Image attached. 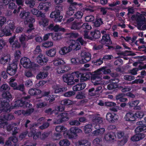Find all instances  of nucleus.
Instances as JSON below:
<instances>
[{
	"mask_svg": "<svg viewBox=\"0 0 146 146\" xmlns=\"http://www.w3.org/2000/svg\"><path fill=\"white\" fill-rule=\"evenodd\" d=\"M117 136L119 139L121 140L118 141L119 143H121V146H122L127 142V137L124 135V133L123 132L119 131L117 133Z\"/></svg>",
	"mask_w": 146,
	"mask_h": 146,
	"instance_id": "f3484780",
	"label": "nucleus"
},
{
	"mask_svg": "<svg viewBox=\"0 0 146 146\" xmlns=\"http://www.w3.org/2000/svg\"><path fill=\"white\" fill-rule=\"evenodd\" d=\"M43 120V117H41L38 120V122L34 123L31 125V127L30 128V132L29 133V136L30 137H33L34 139L36 140L38 138L40 135H41L40 132H36V129L35 127H38L41 122Z\"/></svg>",
	"mask_w": 146,
	"mask_h": 146,
	"instance_id": "423d86ee",
	"label": "nucleus"
},
{
	"mask_svg": "<svg viewBox=\"0 0 146 146\" xmlns=\"http://www.w3.org/2000/svg\"><path fill=\"white\" fill-rule=\"evenodd\" d=\"M93 143L96 146H101L102 145V140L101 138H97L93 141Z\"/></svg>",
	"mask_w": 146,
	"mask_h": 146,
	"instance_id": "a18cd8bd",
	"label": "nucleus"
},
{
	"mask_svg": "<svg viewBox=\"0 0 146 146\" xmlns=\"http://www.w3.org/2000/svg\"><path fill=\"white\" fill-rule=\"evenodd\" d=\"M124 119L127 121H133L136 120L135 115L131 112L127 113Z\"/></svg>",
	"mask_w": 146,
	"mask_h": 146,
	"instance_id": "bb28decb",
	"label": "nucleus"
},
{
	"mask_svg": "<svg viewBox=\"0 0 146 146\" xmlns=\"http://www.w3.org/2000/svg\"><path fill=\"white\" fill-rule=\"evenodd\" d=\"M76 98L77 99H82L85 98V96L84 93L80 92L76 95Z\"/></svg>",
	"mask_w": 146,
	"mask_h": 146,
	"instance_id": "69168bd1",
	"label": "nucleus"
},
{
	"mask_svg": "<svg viewBox=\"0 0 146 146\" xmlns=\"http://www.w3.org/2000/svg\"><path fill=\"white\" fill-rule=\"evenodd\" d=\"M88 94L90 95L91 96H94L96 95L97 93L95 89V88H92L88 90Z\"/></svg>",
	"mask_w": 146,
	"mask_h": 146,
	"instance_id": "052dcab7",
	"label": "nucleus"
},
{
	"mask_svg": "<svg viewBox=\"0 0 146 146\" xmlns=\"http://www.w3.org/2000/svg\"><path fill=\"white\" fill-rule=\"evenodd\" d=\"M116 138L115 134L113 132L108 133L104 136V138L106 141H111L114 140Z\"/></svg>",
	"mask_w": 146,
	"mask_h": 146,
	"instance_id": "a878e982",
	"label": "nucleus"
},
{
	"mask_svg": "<svg viewBox=\"0 0 146 146\" xmlns=\"http://www.w3.org/2000/svg\"><path fill=\"white\" fill-rule=\"evenodd\" d=\"M59 144L61 146H69L70 142L67 139H63L60 141Z\"/></svg>",
	"mask_w": 146,
	"mask_h": 146,
	"instance_id": "a19ab883",
	"label": "nucleus"
},
{
	"mask_svg": "<svg viewBox=\"0 0 146 146\" xmlns=\"http://www.w3.org/2000/svg\"><path fill=\"white\" fill-rule=\"evenodd\" d=\"M71 61L72 64L75 65L84 64V61L81 60L80 57L72 58L71 60Z\"/></svg>",
	"mask_w": 146,
	"mask_h": 146,
	"instance_id": "72a5a7b5",
	"label": "nucleus"
},
{
	"mask_svg": "<svg viewBox=\"0 0 146 146\" xmlns=\"http://www.w3.org/2000/svg\"><path fill=\"white\" fill-rule=\"evenodd\" d=\"M20 63L23 67L25 68H32L33 63L31 62L30 59L26 57H24L20 60Z\"/></svg>",
	"mask_w": 146,
	"mask_h": 146,
	"instance_id": "f8f14e48",
	"label": "nucleus"
},
{
	"mask_svg": "<svg viewBox=\"0 0 146 146\" xmlns=\"http://www.w3.org/2000/svg\"><path fill=\"white\" fill-rule=\"evenodd\" d=\"M20 46V44L18 40L15 41L12 44V47L13 49L19 48Z\"/></svg>",
	"mask_w": 146,
	"mask_h": 146,
	"instance_id": "8fccbe9b",
	"label": "nucleus"
},
{
	"mask_svg": "<svg viewBox=\"0 0 146 146\" xmlns=\"http://www.w3.org/2000/svg\"><path fill=\"white\" fill-rule=\"evenodd\" d=\"M77 78H80V82H83L84 81L89 80L90 78L92 83L94 85H99V83L98 81L95 80V82H93L92 78L93 75L94 74V73H92L90 72H87L84 74H82L79 71H76ZM94 82H95L94 81Z\"/></svg>",
	"mask_w": 146,
	"mask_h": 146,
	"instance_id": "0eeeda50",
	"label": "nucleus"
},
{
	"mask_svg": "<svg viewBox=\"0 0 146 146\" xmlns=\"http://www.w3.org/2000/svg\"><path fill=\"white\" fill-rule=\"evenodd\" d=\"M118 118V116L115 113H108L106 115V119L109 122L113 123Z\"/></svg>",
	"mask_w": 146,
	"mask_h": 146,
	"instance_id": "aec40b11",
	"label": "nucleus"
},
{
	"mask_svg": "<svg viewBox=\"0 0 146 146\" xmlns=\"http://www.w3.org/2000/svg\"><path fill=\"white\" fill-rule=\"evenodd\" d=\"M144 121H139L137 123V125L138 126L135 129L136 133H139L146 130V125L144 124Z\"/></svg>",
	"mask_w": 146,
	"mask_h": 146,
	"instance_id": "dca6fc26",
	"label": "nucleus"
},
{
	"mask_svg": "<svg viewBox=\"0 0 146 146\" xmlns=\"http://www.w3.org/2000/svg\"><path fill=\"white\" fill-rule=\"evenodd\" d=\"M65 62L64 61L59 58H56L53 61V64L54 66H59L57 70L58 74L63 73L68 71L70 69V68L65 65Z\"/></svg>",
	"mask_w": 146,
	"mask_h": 146,
	"instance_id": "39448f33",
	"label": "nucleus"
},
{
	"mask_svg": "<svg viewBox=\"0 0 146 146\" xmlns=\"http://www.w3.org/2000/svg\"><path fill=\"white\" fill-rule=\"evenodd\" d=\"M82 131L80 129L76 127H71L67 133L69 138L76 139L77 136V133L82 132Z\"/></svg>",
	"mask_w": 146,
	"mask_h": 146,
	"instance_id": "9b49d317",
	"label": "nucleus"
},
{
	"mask_svg": "<svg viewBox=\"0 0 146 146\" xmlns=\"http://www.w3.org/2000/svg\"><path fill=\"white\" fill-rule=\"evenodd\" d=\"M76 71L72 72L71 74H66L63 76V80L68 85H71L74 84V80L75 77H77Z\"/></svg>",
	"mask_w": 146,
	"mask_h": 146,
	"instance_id": "1a4fd4ad",
	"label": "nucleus"
},
{
	"mask_svg": "<svg viewBox=\"0 0 146 146\" xmlns=\"http://www.w3.org/2000/svg\"><path fill=\"white\" fill-rule=\"evenodd\" d=\"M78 8L73 7L72 5H70L68 8V10L66 12L67 15L69 16H72L74 13V11Z\"/></svg>",
	"mask_w": 146,
	"mask_h": 146,
	"instance_id": "58836bf2",
	"label": "nucleus"
},
{
	"mask_svg": "<svg viewBox=\"0 0 146 146\" xmlns=\"http://www.w3.org/2000/svg\"><path fill=\"white\" fill-rule=\"evenodd\" d=\"M10 56H5L2 57L0 59V63L3 65L8 63L10 61Z\"/></svg>",
	"mask_w": 146,
	"mask_h": 146,
	"instance_id": "4c0bfd02",
	"label": "nucleus"
},
{
	"mask_svg": "<svg viewBox=\"0 0 146 146\" xmlns=\"http://www.w3.org/2000/svg\"><path fill=\"white\" fill-rule=\"evenodd\" d=\"M135 120L137 118H142L144 115V112L142 111H136L135 114Z\"/></svg>",
	"mask_w": 146,
	"mask_h": 146,
	"instance_id": "49530a36",
	"label": "nucleus"
},
{
	"mask_svg": "<svg viewBox=\"0 0 146 146\" xmlns=\"http://www.w3.org/2000/svg\"><path fill=\"white\" fill-rule=\"evenodd\" d=\"M50 17L54 18V21L55 22H61L63 17L60 15V12L55 11L52 12L50 15Z\"/></svg>",
	"mask_w": 146,
	"mask_h": 146,
	"instance_id": "2eb2a0df",
	"label": "nucleus"
},
{
	"mask_svg": "<svg viewBox=\"0 0 146 146\" xmlns=\"http://www.w3.org/2000/svg\"><path fill=\"white\" fill-rule=\"evenodd\" d=\"M115 98L117 101L119 100L121 102H124L127 100V99L124 97V95L122 94H119L116 95Z\"/></svg>",
	"mask_w": 146,
	"mask_h": 146,
	"instance_id": "e433bc0d",
	"label": "nucleus"
},
{
	"mask_svg": "<svg viewBox=\"0 0 146 146\" xmlns=\"http://www.w3.org/2000/svg\"><path fill=\"white\" fill-rule=\"evenodd\" d=\"M3 30L5 34V36H8L11 35L12 34L11 32V30L8 27H5Z\"/></svg>",
	"mask_w": 146,
	"mask_h": 146,
	"instance_id": "3c124183",
	"label": "nucleus"
},
{
	"mask_svg": "<svg viewBox=\"0 0 146 146\" xmlns=\"http://www.w3.org/2000/svg\"><path fill=\"white\" fill-rule=\"evenodd\" d=\"M111 71L110 69L107 68L106 66H104L95 71L94 74L92 77L93 82H95V80L98 81L99 84L100 83V81L102 79L103 74H107L110 73Z\"/></svg>",
	"mask_w": 146,
	"mask_h": 146,
	"instance_id": "7ed1b4c3",
	"label": "nucleus"
},
{
	"mask_svg": "<svg viewBox=\"0 0 146 146\" xmlns=\"http://www.w3.org/2000/svg\"><path fill=\"white\" fill-rule=\"evenodd\" d=\"M3 119L5 121L10 120L15 118L14 115L11 113H5L2 115Z\"/></svg>",
	"mask_w": 146,
	"mask_h": 146,
	"instance_id": "f704fd0d",
	"label": "nucleus"
},
{
	"mask_svg": "<svg viewBox=\"0 0 146 146\" xmlns=\"http://www.w3.org/2000/svg\"><path fill=\"white\" fill-rule=\"evenodd\" d=\"M93 62L94 65L97 66H99L103 63V61L102 59L101 58H100L99 59L94 60Z\"/></svg>",
	"mask_w": 146,
	"mask_h": 146,
	"instance_id": "680f3d73",
	"label": "nucleus"
},
{
	"mask_svg": "<svg viewBox=\"0 0 146 146\" xmlns=\"http://www.w3.org/2000/svg\"><path fill=\"white\" fill-rule=\"evenodd\" d=\"M139 102V101L135 100L131 102H129L128 104L130 107H134L136 106L137 105Z\"/></svg>",
	"mask_w": 146,
	"mask_h": 146,
	"instance_id": "e2e57ef3",
	"label": "nucleus"
},
{
	"mask_svg": "<svg viewBox=\"0 0 146 146\" xmlns=\"http://www.w3.org/2000/svg\"><path fill=\"white\" fill-rule=\"evenodd\" d=\"M85 34L84 35V38H85L93 40L94 39H97L101 36V33L98 30H95L93 31H91L90 33V36L88 35L87 32L85 31Z\"/></svg>",
	"mask_w": 146,
	"mask_h": 146,
	"instance_id": "9d476101",
	"label": "nucleus"
},
{
	"mask_svg": "<svg viewBox=\"0 0 146 146\" xmlns=\"http://www.w3.org/2000/svg\"><path fill=\"white\" fill-rule=\"evenodd\" d=\"M123 63V60L121 58H119L116 60L114 62L115 65L120 66Z\"/></svg>",
	"mask_w": 146,
	"mask_h": 146,
	"instance_id": "338daca9",
	"label": "nucleus"
},
{
	"mask_svg": "<svg viewBox=\"0 0 146 146\" xmlns=\"http://www.w3.org/2000/svg\"><path fill=\"white\" fill-rule=\"evenodd\" d=\"M83 15V13L81 11H78L74 15V18L77 19H81Z\"/></svg>",
	"mask_w": 146,
	"mask_h": 146,
	"instance_id": "bf43d9fd",
	"label": "nucleus"
},
{
	"mask_svg": "<svg viewBox=\"0 0 146 146\" xmlns=\"http://www.w3.org/2000/svg\"><path fill=\"white\" fill-rule=\"evenodd\" d=\"M82 24L81 22L74 21L70 27L71 29L76 30L80 29L81 25Z\"/></svg>",
	"mask_w": 146,
	"mask_h": 146,
	"instance_id": "7c9ffc66",
	"label": "nucleus"
},
{
	"mask_svg": "<svg viewBox=\"0 0 146 146\" xmlns=\"http://www.w3.org/2000/svg\"><path fill=\"white\" fill-rule=\"evenodd\" d=\"M53 88L54 90V92L56 94L65 92L67 90L66 87H61L60 85H58L53 86Z\"/></svg>",
	"mask_w": 146,
	"mask_h": 146,
	"instance_id": "5701e85b",
	"label": "nucleus"
},
{
	"mask_svg": "<svg viewBox=\"0 0 146 146\" xmlns=\"http://www.w3.org/2000/svg\"><path fill=\"white\" fill-rule=\"evenodd\" d=\"M48 60V58L40 54L37 58V62L41 65H45Z\"/></svg>",
	"mask_w": 146,
	"mask_h": 146,
	"instance_id": "a211bd4d",
	"label": "nucleus"
},
{
	"mask_svg": "<svg viewBox=\"0 0 146 146\" xmlns=\"http://www.w3.org/2000/svg\"><path fill=\"white\" fill-rule=\"evenodd\" d=\"M56 131L58 132H64L66 130V128L63 126H57L55 128Z\"/></svg>",
	"mask_w": 146,
	"mask_h": 146,
	"instance_id": "864d4df0",
	"label": "nucleus"
},
{
	"mask_svg": "<svg viewBox=\"0 0 146 146\" xmlns=\"http://www.w3.org/2000/svg\"><path fill=\"white\" fill-rule=\"evenodd\" d=\"M100 43L104 45H110L112 44L110 35L109 34H104L102 36V38L100 41Z\"/></svg>",
	"mask_w": 146,
	"mask_h": 146,
	"instance_id": "6ab92c4d",
	"label": "nucleus"
},
{
	"mask_svg": "<svg viewBox=\"0 0 146 146\" xmlns=\"http://www.w3.org/2000/svg\"><path fill=\"white\" fill-rule=\"evenodd\" d=\"M69 42L70 44L68 47L64 46L61 48L59 51V53L60 54L64 55L70 52L72 50H77L80 49V44L75 40H70Z\"/></svg>",
	"mask_w": 146,
	"mask_h": 146,
	"instance_id": "20e7f679",
	"label": "nucleus"
},
{
	"mask_svg": "<svg viewBox=\"0 0 146 146\" xmlns=\"http://www.w3.org/2000/svg\"><path fill=\"white\" fill-rule=\"evenodd\" d=\"M53 43L51 41H47L43 43L42 46L46 48L50 47L53 45Z\"/></svg>",
	"mask_w": 146,
	"mask_h": 146,
	"instance_id": "09e8293b",
	"label": "nucleus"
},
{
	"mask_svg": "<svg viewBox=\"0 0 146 146\" xmlns=\"http://www.w3.org/2000/svg\"><path fill=\"white\" fill-rule=\"evenodd\" d=\"M137 133L136 134L133 136L131 138V141H136L142 139L145 137V135L143 133Z\"/></svg>",
	"mask_w": 146,
	"mask_h": 146,
	"instance_id": "4be33fe9",
	"label": "nucleus"
},
{
	"mask_svg": "<svg viewBox=\"0 0 146 146\" xmlns=\"http://www.w3.org/2000/svg\"><path fill=\"white\" fill-rule=\"evenodd\" d=\"M75 92L73 91H69L64 93L63 96L65 97H70L74 96Z\"/></svg>",
	"mask_w": 146,
	"mask_h": 146,
	"instance_id": "5fc2aeb1",
	"label": "nucleus"
},
{
	"mask_svg": "<svg viewBox=\"0 0 146 146\" xmlns=\"http://www.w3.org/2000/svg\"><path fill=\"white\" fill-rule=\"evenodd\" d=\"M48 75V72H40L36 76L37 79L42 80L46 77Z\"/></svg>",
	"mask_w": 146,
	"mask_h": 146,
	"instance_id": "c9c22d12",
	"label": "nucleus"
},
{
	"mask_svg": "<svg viewBox=\"0 0 146 146\" xmlns=\"http://www.w3.org/2000/svg\"><path fill=\"white\" fill-rule=\"evenodd\" d=\"M103 23V22L102 18L97 19L94 22V26L96 27H99Z\"/></svg>",
	"mask_w": 146,
	"mask_h": 146,
	"instance_id": "de8ad7c7",
	"label": "nucleus"
},
{
	"mask_svg": "<svg viewBox=\"0 0 146 146\" xmlns=\"http://www.w3.org/2000/svg\"><path fill=\"white\" fill-rule=\"evenodd\" d=\"M61 104L63 105L69 106L72 104V103L70 100H64L61 102Z\"/></svg>",
	"mask_w": 146,
	"mask_h": 146,
	"instance_id": "603ef678",
	"label": "nucleus"
},
{
	"mask_svg": "<svg viewBox=\"0 0 146 146\" xmlns=\"http://www.w3.org/2000/svg\"><path fill=\"white\" fill-rule=\"evenodd\" d=\"M91 55L90 53L85 51H82L80 54V59L84 61V64L90 61L91 59Z\"/></svg>",
	"mask_w": 146,
	"mask_h": 146,
	"instance_id": "4468645a",
	"label": "nucleus"
},
{
	"mask_svg": "<svg viewBox=\"0 0 146 146\" xmlns=\"http://www.w3.org/2000/svg\"><path fill=\"white\" fill-rule=\"evenodd\" d=\"M56 51L55 49L52 48L46 52V54L48 56L54 57L56 54Z\"/></svg>",
	"mask_w": 146,
	"mask_h": 146,
	"instance_id": "c03bdc74",
	"label": "nucleus"
},
{
	"mask_svg": "<svg viewBox=\"0 0 146 146\" xmlns=\"http://www.w3.org/2000/svg\"><path fill=\"white\" fill-rule=\"evenodd\" d=\"M86 86V84L84 82H81L73 86L72 89L74 91H80L84 89Z\"/></svg>",
	"mask_w": 146,
	"mask_h": 146,
	"instance_id": "b1692460",
	"label": "nucleus"
},
{
	"mask_svg": "<svg viewBox=\"0 0 146 146\" xmlns=\"http://www.w3.org/2000/svg\"><path fill=\"white\" fill-rule=\"evenodd\" d=\"M2 96L3 98L0 100V114L2 112H9L11 110L15 108L14 104L13 106H10L9 103L12 98V95L9 92H3Z\"/></svg>",
	"mask_w": 146,
	"mask_h": 146,
	"instance_id": "f257e3e1",
	"label": "nucleus"
},
{
	"mask_svg": "<svg viewBox=\"0 0 146 146\" xmlns=\"http://www.w3.org/2000/svg\"><path fill=\"white\" fill-rule=\"evenodd\" d=\"M92 122L94 123L102 124V119L98 116H95L93 117Z\"/></svg>",
	"mask_w": 146,
	"mask_h": 146,
	"instance_id": "37998d69",
	"label": "nucleus"
},
{
	"mask_svg": "<svg viewBox=\"0 0 146 146\" xmlns=\"http://www.w3.org/2000/svg\"><path fill=\"white\" fill-rule=\"evenodd\" d=\"M55 97V95L52 94L48 96L47 98H46V99L47 100H49V102L50 103L54 100Z\"/></svg>",
	"mask_w": 146,
	"mask_h": 146,
	"instance_id": "0e129e2a",
	"label": "nucleus"
},
{
	"mask_svg": "<svg viewBox=\"0 0 146 146\" xmlns=\"http://www.w3.org/2000/svg\"><path fill=\"white\" fill-rule=\"evenodd\" d=\"M17 64L15 62L9 64L7 69V73L9 75L13 76L17 72Z\"/></svg>",
	"mask_w": 146,
	"mask_h": 146,
	"instance_id": "ddd939ff",
	"label": "nucleus"
},
{
	"mask_svg": "<svg viewBox=\"0 0 146 146\" xmlns=\"http://www.w3.org/2000/svg\"><path fill=\"white\" fill-rule=\"evenodd\" d=\"M92 27L90 25H88V23H85L82 25H81V27L80 28V29L82 30H83V31L84 32V35L85 34V31L87 32V33H88V30L91 29Z\"/></svg>",
	"mask_w": 146,
	"mask_h": 146,
	"instance_id": "c756f323",
	"label": "nucleus"
},
{
	"mask_svg": "<svg viewBox=\"0 0 146 146\" xmlns=\"http://www.w3.org/2000/svg\"><path fill=\"white\" fill-rule=\"evenodd\" d=\"M94 17L93 15L86 16L85 17V20L87 22H92L94 20Z\"/></svg>",
	"mask_w": 146,
	"mask_h": 146,
	"instance_id": "774afa93",
	"label": "nucleus"
},
{
	"mask_svg": "<svg viewBox=\"0 0 146 146\" xmlns=\"http://www.w3.org/2000/svg\"><path fill=\"white\" fill-rule=\"evenodd\" d=\"M93 129V128L92 124V123L88 124L84 127V132L86 134H88L91 132Z\"/></svg>",
	"mask_w": 146,
	"mask_h": 146,
	"instance_id": "2f4dec72",
	"label": "nucleus"
},
{
	"mask_svg": "<svg viewBox=\"0 0 146 146\" xmlns=\"http://www.w3.org/2000/svg\"><path fill=\"white\" fill-rule=\"evenodd\" d=\"M111 80L112 82H110L107 86V89L109 90H113L118 88V85L117 83L119 81L118 79L115 78H114Z\"/></svg>",
	"mask_w": 146,
	"mask_h": 146,
	"instance_id": "412c9836",
	"label": "nucleus"
},
{
	"mask_svg": "<svg viewBox=\"0 0 146 146\" xmlns=\"http://www.w3.org/2000/svg\"><path fill=\"white\" fill-rule=\"evenodd\" d=\"M31 12L33 14L36 15L37 17H42L43 13L37 9H33L31 10Z\"/></svg>",
	"mask_w": 146,
	"mask_h": 146,
	"instance_id": "ea45409f",
	"label": "nucleus"
},
{
	"mask_svg": "<svg viewBox=\"0 0 146 146\" xmlns=\"http://www.w3.org/2000/svg\"><path fill=\"white\" fill-rule=\"evenodd\" d=\"M21 54V52L20 51H16L15 54V63L17 64V62L19 60L21 56L20 54Z\"/></svg>",
	"mask_w": 146,
	"mask_h": 146,
	"instance_id": "13d9d810",
	"label": "nucleus"
},
{
	"mask_svg": "<svg viewBox=\"0 0 146 146\" xmlns=\"http://www.w3.org/2000/svg\"><path fill=\"white\" fill-rule=\"evenodd\" d=\"M60 123L67 121L69 119L68 114L66 112H63L61 113L58 115Z\"/></svg>",
	"mask_w": 146,
	"mask_h": 146,
	"instance_id": "393cba45",
	"label": "nucleus"
},
{
	"mask_svg": "<svg viewBox=\"0 0 146 146\" xmlns=\"http://www.w3.org/2000/svg\"><path fill=\"white\" fill-rule=\"evenodd\" d=\"M23 93L25 95L20 100H17L14 102V104L15 108L21 107L24 108H28L32 106V104H30V102L29 100L31 96L26 94L25 92Z\"/></svg>",
	"mask_w": 146,
	"mask_h": 146,
	"instance_id": "f03ea898",
	"label": "nucleus"
},
{
	"mask_svg": "<svg viewBox=\"0 0 146 146\" xmlns=\"http://www.w3.org/2000/svg\"><path fill=\"white\" fill-rule=\"evenodd\" d=\"M65 30L63 28H60L59 27V25H56L54 26L53 28V31L54 32H57L58 31H64Z\"/></svg>",
	"mask_w": 146,
	"mask_h": 146,
	"instance_id": "4d7b16f0",
	"label": "nucleus"
},
{
	"mask_svg": "<svg viewBox=\"0 0 146 146\" xmlns=\"http://www.w3.org/2000/svg\"><path fill=\"white\" fill-rule=\"evenodd\" d=\"M68 2L70 3V5H72L73 7H80L82 5L81 4H78L76 2H74L73 0H68Z\"/></svg>",
	"mask_w": 146,
	"mask_h": 146,
	"instance_id": "6e6d98bb",
	"label": "nucleus"
},
{
	"mask_svg": "<svg viewBox=\"0 0 146 146\" xmlns=\"http://www.w3.org/2000/svg\"><path fill=\"white\" fill-rule=\"evenodd\" d=\"M19 39L23 47H25L26 45V42L28 41L27 36L25 34L21 35L19 37Z\"/></svg>",
	"mask_w": 146,
	"mask_h": 146,
	"instance_id": "cd10ccee",
	"label": "nucleus"
},
{
	"mask_svg": "<svg viewBox=\"0 0 146 146\" xmlns=\"http://www.w3.org/2000/svg\"><path fill=\"white\" fill-rule=\"evenodd\" d=\"M41 91L39 89L36 88H31L29 91V93L31 96H36L40 94Z\"/></svg>",
	"mask_w": 146,
	"mask_h": 146,
	"instance_id": "c85d7f7f",
	"label": "nucleus"
},
{
	"mask_svg": "<svg viewBox=\"0 0 146 146\" xmlns=\"http://www.w3.org/2000/svg\"><path fill=\"white\" fill-rule=\"evenodd\" d=\"M131 18L133 20H136L138 29H140L141 27L146 23V19L142 14L139 15L137 14L133 15L132 16Z\"/></svg>",
	"mask_w": 146,
	"mask_h": 146,
	"instance_id": "6e6552de",
	"label": "nucleus"
},
{
	"mask_svg": "<svg viewBox=\"0 0 146 146\" xmlns=\"http://www.w3.org/2000/svg\"><path fill=\"white\" fill-rule=\"evenodd\" d=\"M105 131V129L101 127L98 130H96L93 132V133L95 135L103 134Z\"/></svg>",
	"mask_w": 146,
	"mask_h": 146,
	"instance_id": "79ce46f5",
	"label": "nucleus"
},
{
	"mask_svg": "<svg viewBox=\"0 0 146 146\" xmlns=\"http://www.w3.org/2000/svg\"><path fill=\"white\" fill-rule=\"evenodd\" d=\"M76 146H90V144L87 140L79 141L76 143Z\"/></svg>",
	"mask_w": 146,
	"mask_h": 146,
	"instance_id": "473e14b6",
	"label": "nucleus"
}]
</instances>
